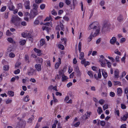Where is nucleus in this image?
<instances>
[{
  "instance_id": "nucleus-52",
  "label": "nucleus",
  "mask_w": 128,
  "mask_h": 128,
  "mask_svg": "<svg viewBox=\"0 0 128 128\" xmlns=\"http://www.w3.org/2000/svg\"><path fill=\"white\" fill-rule=\"evenodd\" d=\"M105 4L104 1V0L101 1L100 3V4L102 6H104Z\"/></svg>"
},
{
  "instance_id": "nucleus-33",
  "label": "nucleus",
  "mask_w": 128,
  "mask_h": 128,
  "mask_svg": "<svg viewBox=\"0 0 128 128\" xmlns=\"http://www.w3.org/2000/svg\"><path fill=\"white\" fill-rule=\"evenodd\" d=\"M82 117L84 120H86L88 118V117L86 114L83 115Z\"/></svg>"
},
{
  "instance_id": "nucleus-32",
  "label": "nucleus",
  "mask_w": 128,
  "mask_h": 128,
  "mask_svg": "<svg viewBox=\"0 0 128 128\" xmlns=\"http://www.w3.org/2000/svg\"><path fill=\"white\" fill-rule=\"evenodd\" d=\"M105 102V100L102 99L100 100L99 101V103L101 105H102Z\"/></svg>"
},
{
  "instance_id": "nucleus-12",
  "label": "nucleus",
  "mask_w": 128,
  "mask_h": 128,
  "mask_svg": "<svg viewBox=\"0 0 128 128\" xmlns=\"http://www.w3.org/2000/svg\"><path fill=\"white\" fill-rule=\"evenodd\" d=\"M61 63V60L60 58H58V62H57L55 65V68L56 69H57L60 66V65Z\"/></svg>"
},
{
  "instance_id": "nucleus-25",
  "label": "nucleus",
  "mask_w": 128,
  "mask_h": 128,
  "mask_svg": "<svg viewBox=\"0 0 128 128\" xmlns=\"http://www.w3.org/2000/svg\"><path fill=\"white\" fill-rule=\"evenodd\" d=\"M8 95L11 96H13L14 95V92L11 91H9L8 92Z\"/></svg>"
},
{
  "instance_id": "nucleus-22",
  "label": "nucleus",
  "mask_w": 128,
  "mask_h": 128,
  "mask_svg": "<svg viewBox=\"0 0 128 128\" xmlns=\"http://www.w3.org/2000/svg\"><path fill=\"white\" fill-rule=\"evenodd\" d=\"M42 29L43 30H46L48 32L50 30V28L46 26H43L42 27Z\"/></svg>"
},
{
  "instance_id": "nucleus-16",
  "label": "nucleus",
  "mask_w": 128,
  "mask_h": 128,
  "mask_svg": "<svg viewBox=\"0 0 128 128\" xmlns=\"http://www.w3.org/2000/svg\"><path fill=\"white\" fill-rule=\"evenodd\" d=\"M117 20L119 22L122 21L123 20V18L122 15H120L117 18Z\"/></svg>"
},
{
  "instance_id": "nucleus-38",
  "label": "nucleus",
  "mask_w": 128,
  "mask_h": 128,
  "mask_svg": "<svg viewBox=\"0 0 128 128\" xmlns=\"http://www.w3.org/2000/svg\"><path fill=\"white\" fill-rule=\"evenodd\" d=\"M45 6V4H42L40 5V8L42 10L44 8Z\"/></svg>"
},
{
  "instance_id": "nucleus-4",
  "label": "nucleus",
  "mask_w": 128,
  "mask_h": 128,
  "mask_svg": "<svg viewBox=\"0 0 128 128\" xmlns=\"http://www.w3.org/2000/svg\"><path fill=\"white\" fill-rule=\"evenodd\" d=\"M110 24L109 22H106L104 23L102 27V31L103 32L108 30V28L110 26Z\"/></svg>"
},
{
  "instance_id": "nucleus-13",
  "label": "nucleus",
  "mask_w": 128,
  "mask_h": 128,
  "mask_svg": "<svg viewBox=\"0 0 128 128\" xmlns=\"http://www.w3.org/2000/svg\"><path fill=\"white\" fill-rule=\"evenodd\" d=\"M114 77L115 78H118L119 77V71L118 70L116 69L114 71Z\"/></svg>"
},
{
  "instance_id": "nucleus-56",
  "label": "nucleus",
  "mask_w": 128,
  "mask_h": 128,
  "mask_svg": "<svg viewBox=\"0 0 128 128\" xmlns=\"http://www.w3.org/2000/svg\"><path fill=\"white\" fill-rule=\"evenodd\" d=\"M20 72V70L19 69H18L16 70H15L14 73L15 74H19Z\"/></svg>"
},
{
  "instance_id": "nucleus-37",
  "label": "nucleus",
  "mask_w": 128,
  "mask_h": 128,
  "mask_svg": "<svg viewBox=\"0 0 128 128\" xmlns=\"http://www.w3.org/2000/svg\"><path fill=\"white\" fill-rule=\"evenodd\" d=\"M74 70L77 72L79 71L78 67V66H75L74 67Z\"/></svg>"
},
{
  "instance_id": "nucleus-1",
  "label": "nucleus",
  "mask_w": 128,
  "mask_h": 128,
  "mask_svg": "<svg viewBox=\"0 0 128 128\" xmlns=\"http://www.w3.org/2000/svg\"><path fill=\"white\" fill-rule=\"evenodd\" d=\"M88 29L89 30H93L90 35L88 38V41L90 42L92 40V37H95L99 34L100 28L99 26L95 25L94 24L92 23L89 25Z\"/></svg>"
},
{
  "instance_id": "nucleus-57",
  "label": "nucleus",
  "mask_w": 128,
  "mask_h": 128,
  "mask_svg": "<svg viewBox=\"0 0 128 128\" xmlns=\"http://www.w3.org/2000/svg\"><path fill=\"white\" fill-rule=\"evenodd\" d=\"M126 40V39L125 38H122L120 39V42L121 43H122L123 42H125Z\"/></svg>"
},
{
  "instance_id": "nucleus-26",
  "label": "nucleus",
  "mask_w": 128,
  "mask_h": 128,
  "mask_svg": "<svg viewBox=\"0 0 128 128\" xmlns=\"http://www.w3.org/2000/svg\"><path fill=\"white\" fill-rule=\"evenodd\" d=\"M26 41L25 40H22L20 41L19 43L21 45H24L26 43Z\"/></svg>"
},
{
  "instance_id": "nucleus-21",
  "label": "nucleus",
  "mask_w": 128,
  "mask_h": 128,
  "mask_svg": "<svg viewBox=\"0 0 128 128\" xmlns=\"http://www.w3.org/2000/svg\"><path fill=\"white\" fill-rule=\"evenodd\" d=\"M97 111L98 113L100 114L103 112L102 110V108L100 107H99L97 110Z\"/></svg>"
},
{
  "instance_id": "nucleus-5",
  "label": "nucleus",
  "mask_w": 128,
  "mask_h": 128,
  "mask_svg": "<svg viewBox=\"0 0 128 128\" xmlns=\"http://www.w3.org/2000/svg\"><path fill=\"white\" fill-rule=\"evenodd\" d=\"M37 9L36 8H33L30 14V17L32 18H34L35 16L38 14Z\"/></svg>"
},
{
  "instance_id": "nucleus-35",
  "label": "nucleus",
  "mask_w": 128,
  "mask_h": 128,
  "mask_svg": "<svg viewBox=\"0 0 128 128\" xmlns=\"http://www.w3.org/2000/svg\"><path fill=\"white\" fill-rule=\"evenodd\" d=\"M105 60H106L107 62V66L108 67L110 68L111 66V63L110 62H108L107 60L106 59H104Z\"/></svg>"
},
{
  "instance_id": "nucleus-49",
  "label": "nucleus",
  "mask_w": 128,
  "mask_h": 128,
  "mask_svg": "<svg viewBox=\"0 0 128 128\" xmlns=\"http://www.w3.org/2000/svg\"><path fill=\"white\" fill-rule=\"evenodd\" d=\"M121 108L122 109H124L126 108V106L125 104H121Z\"/></svg>"
},
{
  "instance_id": "nucleus-54",
  "label": "nucleus",
  "mask_w": 128,
  "mask_h": 128,
  "mask_svg": "<svg viewBox=\"0 0 128 128\" xmlns=\"http://www.w3.org/2000/svg\"><path fill=\"white\" fill-rule=\"evenodd\" d=\"M72 71V69L70 67H69L68 68V72L69 74H70Z\"/></svg>"
},
{
  "instance_id": "nucleus-2",
  "label": "nucleus",
  "mask_w": 128,
  "mask_h": 128,
  "mask_svg": "<svg viewBox=\"0 0 128 128\" xmlns=\"http://www.w3.org/2000/svg\"><path fill=\"white\" fill-rule=\"evenodd\" d=\"M82 48V43L81 42H79L78 45V49L79 52L80 53L79 55V58L80 60L83 59L84 55L83 52H81Z\"/></svg>"
},
{
  "instance_id": "nucleus-24",
  "label": "nucleus",
  "mask_w": 128,
  "mask_h": 128,
  "mask_svg": "<svg viewBox=\"0 0 128 128\" xmlns=\"http://www.w3.org/2000/svg\"><path fill=\"white\" fill-rule=\"evenodd\" d=\"M64 68L63 70H60L59 71H58V73L61 76H62V75H64Z\"/></svg>"
},
{
  "instance_id": "nucleus-63",
  "label": "nucleus",
  "mask_w": 128,
  "mask_h": 128,
  "mask_svg": "<svg viewBox=\"0 0 128 128\" xmlns=\"http://www.w3.org/2000/svg\"><path fill=\"white\" fill-rule=\"evenodd\" d=\"M69 99V97L68 96H66L64 99V101L65 102H67L68 100Z\"/></svg>"
},
{
  "instance_id": "nucleus-30",
  "label": "nucleus",
  "mask_w": 128,
  "mask_h": 128,
  "mask_svg": "<svg viewBox=\"0 0 128 128\" xmlns=\"http://www.w3.org/2000/svg\"><path fill=\"white\" fill-rule=\"evenodd\" d=\"M9 56L10 58H14L15 57V55L14 53L11 52L9 54Z\"/></svg>"
},
{
  "instance_id": "nucleus-44",
  "label": "nucleus",
  "mask_w": 128,
  "mask_h": 128,
  "mask_svg": "<svg viewBox=\"0 0 128 128\" xmlns=\"http://www.w3.org/2000/svg\"><path fill=\"white\" fill-rule=\"evenodd\" d=\"M110 95L111 97H114L115 96V94L114 92H110Z\"/></svg>"
},
{
  "instance_id": "nucleus-18",
  "label": "nucleus",
  "mask_w": 128,
  "mask_h": 128,
  "mask_svg": "<svg viewBox=\"0 0 128 128\" xmlns=\"http://www.w3.org/2000/svg\"><path fill=\"white\" fill-rule=\"evenodd\" d=\"M68 78L67 77L64 75H62V81L64 82Z\"/></svg>"
},
{
  "instance_id": "nucleus-50",
  "label": "nucleus",
  "mask_w": 128,
  "mask_h": 128,
  "mask_svg": "<svg viewBox=\"0 0 128 128\" xmlns=\"http://www.w3.org/2000/svg\"><path fill=\"white\" fill-rule=\"evenodd\" d=\"M65 2L67 5H69L70 4L71 2L69 0H66Z\"/></svg>"
},
{
  "instance_id": "nucleus-36",
  "label": "nucleus",
  "mask_w": 128,
  "mask_h": 128,
  "mask_svg": "<svg viewBox=\"0 0 128 128\" xmlns=\"http://www.w3.org/2000/svg\"><path fill=\"white\" fill-rule=\"evenodd\" d=\"M101 95L103 97H106L107 96V93L103 92H102Z\"/></svg>"
},
{
  "instance_id": "nucleus-48",
  "label": "nucleus",
  "mask_w": 128,
  "mask_h": 128,
  "mask_svg": "<svg viewBox=\"0 0 128 128\" xmlns=\"http://www.w3.org/2000/svg\"><path fill=\"white\" fill-rule=\"evenodd\" d=\"M103 109L104 110H105L108 108V104H104L103 107Z\"/></svg>"
},
{
  "instance_id": "nucleus-45",
  "label": "nucleus",
  "mask_w": 128,
  "mask_h": 128,
  "mask_svg": "<svg viewBox=\"0 0 128 128\" xmlns=\"http://www.w3.org/2000/svg\"><path fill=\"white\" fill-rule=\"evenodd\" d=\"M114 53L120 56L121 55V53L118 50L115 51Z\"/></svg>"
},
{
  "instance_id": "nucleus-23",
  "label": "nucleus",
  "mask_w": 128,
  "mask_h": 128,
  "mask_svg": "<svg viewBox=\"0 0 128 128\" xmlns=\"http://www.w3.org/2000/svg\"><path fill=\"white\" fill-rule=\"evenodd\" d=\"M88 74L90 76V78H93V74L92 71H88Z\"/></svg>"
},
{
  "instance_id": "nucleus-7",
  "label": "nucleus",
  "mask_w": 128,
  "mask_h": 128,
  "mask_svg": "<svg viewBox=\"0 0 128 128\" xmlns=\"http://www.w3.org/2000/svg\"><path fill=\"white\" fill-rule=\"evenodd\" d=\"M24 2V6L26 9L30 10V2L28 0H23Z\"/></svg>"
},
{
  "instance_id": "nucleus-6",
  "label": "nucleus",
  "mask_w": 128,
  "mask_h": 128,
  "mask_svg": "<svg viewBox=\"0 0 128 128\" xmlns=\"http://www.w3.org/2000/svg\"><path fill=\"white\" fill-rule=\"evenodd\" d=\"M35 71V70L33 68L30 67L28 70L27 73L29 76H32L34 75Z\"/></svg>"
},
{
  "instance_id": "nucleus-31",
  "label": "nucleus",
  "mask_w": 128,
  "mask_h": 128,
  "mask_svg": "<svg viewBox=\"0 0 128 128\" xmlns=\"http://www.w3.org/2000/svg\"><path fill=\"white\" fill-rule=\"evenodd\" d=\"M30 100L29 96L28 95L26 96L24 98V101L26 102H28Z\"/></svg>"
},
{
  "instance_id": "nucleus-14",
  "label": "nucleus",
  "mask_w": 128,
  "mask_h": 128,
  "mask_svg": "<svg viewBox=\"0 0 128 128\" xmlns=\"http://www.w3.org/2000/svg\"><path fill=\"white\" fill-rule=\"evenodd\" d=\"M34 50L37 53V55L38 56H40V55L41 53L40 50L37 49L36 48H35L34 49Z\"/></svg>"
},
{
  "instance_id": "nucleus-17",
  "label": "nucleus",
  "mask_w": 128,
  "mask_h": 128,
  "mask_svg": "<svg viewBox=\"0 0 128 128\" xmlns=\"http://www.w3.org/2000/svg\"><path fill=\"white\" fill-rule=\"evenodd\" d=\"M102 74L104 78H106L107 77L108 74L104 70H102Z\"/></svg>"
},
{
  "instance_id": "nucleus-39",
  "label": "nucleus",
  "mask_w": 128,
  "mask_h": 128,
  "mask_svg": "<svg viewBox=\"0 0 128 128\" xmlns=\"http://www.w3.org/2000/svg\"><path fill=\"white\" fill-rule=\"evenodd\" d=\"M121 83L119 81H116L114 82V86H116L117 85H119Z\"/></svg>"
},
{
  "instance_id": "nucleus-51",
  "label": "nucleus",
  "mask_w": 128,
  "mask_h": 128,
  "mask_svg": "<svg viewBox=\"0 0 128 128\" xmlns=\"http://www.w3.org/2000/svg\"><path fill=\"white\" fill-rule=\"evenodd\" d=\"M6 6H4L1 9L0 11L1 12H4L6 10Z\"/></svg>"
},
{
  "instance_id": "nucleus-15",
  "label": "nucleus",
  "mask_w": 128,
  "mask_h": 128,
  "mask_svg": "<svg viewBox=\"0 0 128 128\" xmlns=\"http://www.w3.org/2000/svg\"><path fill=\"white\" fill-rule=\"evenodd\" d=\"M8 7L9 10H12L14 8V7L12 5V4L11 3H10L8 4Z\"/></svg>"
},
{
  "instance_id": "nucleus-61",
  "label": "nucleus",
  "mask_w": 128,
  "mask_h": 128,
  "mask_svg": "<svg viewBox=\"0 0 128 128\" xmlns=\"http://www.w3.org/2000/svg\"><path fill=\"white\" fill-rule=\"evenodd\" d=\"M108 85L110 87L112 86V83L110 81H108Z\"/></svg>"
},
{
  "instance_id": "nucleus-9",
  "label": "nucleus",
  "mask_w": 128,
  "mask_h": 128,
  "mask_svg": "<svg viewBox=\"0 0 128 128\" xmlns=\"http://www.w3.org/2000/svg\"><path fill=\"white\" fill-rule=\"evenodd\" d=\"M117 94L118 96H121L122 93V90L120 88H118L116 90Z\"/></svg>"
},
{
  "instance_id": "nucleus-40",
  "label": "nucleus",
  "mask_w": 128,
  "mask_h": 128,
  "mask_svg": "<svg viewBox=\"0 0 128 128\" xmlns=\"http://www.w3.org/2000/svg\"><path fill=\"white\" fill-rule=\"evenodd\" d=\"M126 54L125 53L124 56V57H123L121 59V61L122 62H123L124 63H125V59H126Z\"/></svg>"
},
{
  "instance_id": "nucleus-43",
  "label": "nucleus",
  "mask_w": 128,
  "mask_h": 128,
  "mask_svg": "<svg viewBox=\"0 0 128 128\" xmlns=\"http://www.w3.org/2000/svg\"><path fill=\"white\" fill-rule=\"evenodd\" d=\"M98 76L99 78H100L102 77V75L100 72V69L99 70V72L98 74Z\"/></svg>"
},
{
  "instance_id": "nucleus-46",
  "label": "nucleus",
  "mask_w": 128,
  "mask_h": 128,
  "mask_svg": "<svg viewBox=\"0 0 128 128\" xmlns=\"http://www.w3.org/2000/svg\"><path fill=\"white\" fill-rule=\"evenodd\" d=\"M100 125L103 126H104L105 124V123L104 121H100Z\"/></svg>"
},
{
  "instance_id": "nucleus-19",
  "label": "nucleus",
  "mask_w": 128,
  "mask_h": 128,
  "mask_svg": "<svg viewBox=\"0 0 128 128\" xmlns=\"http://www.w3.org/2000/svg\"><path fill=\"white\" fill-rule=\"evenodd\" d=\"M21 64V63L20 62H16L15 65V68H19Z\"/></svg>"
},
{
  "instance_id": "nucleus-59",
  "label": "nucleus",
  "mask_w": 128,
  "mask_h": 128,
  "mask_svg": "<svg viewBox=\"0 0 128 128\" xmlns=\"http://www.w3.org/2000/svg\"><path fill=\"white\" fill-rule=\"evenodd\" d=\"M80 124V122H78L74 124V126L76 127H77Z\"/></svg>"
},
{
  "instance_id": "nucleus-64",
  "label": "nucleus",
  "mask_w": 128,
  "mask_h": 128,
  "mask_svg": "<svg viewBox=\"0 0 128 128\" xmlns=\"http://www.w3.org/2000/svg\"><path fill=\"white\" fill-rule=\"evenodd\" d=\"M72 85V83L71 82H70L67 85V86L68 88H69L70 86H71Z\"/></svg>"
},
{
  "instance_id": "nucleus-55",
  "label": "nucleus",
  "mask_w": 128,
  "mask_h": 128,
  "mask_svg": "<svg viewBox=\"0 0 128 128\" xmlns=\"http://www.w3.org/2000/svg\"><path fill=\"white\" fill-rule=\"evenodd\" d=\"M8 12H6L4 16V17L6 19L8 18Z\"/></svg>"
},
{
  "instance_id": "nucleus-3",
  "label": "nucleus",
  "mask_w": 128,
  "mask_h": 128,
  "mask_svg": "<svg viewBox=\"0 0 128 128\" xmlns=\"http://www.w3.org/2000/svg\"><path fill=\"white\" fill-rule=\"evenodd\" d=\"M20 19L17 17H13L11 20V22L15 25H17L19 24Z\"/></svg>"
},
{
  "instance_id": "nucleus-8",
  "label": "nucleus",
  "mask_w": 128,
  "mask_h": 128,
  "mask_svg": "<svg viewBox=\"0 0 128 128\" xmlns=\"http://www.w3.org/2000/svg\"><path fill=\"white\" fill-rule=\"evenodd\" d=\"M128 118V113L126 112L121 117V121H126Z\"/></svg>"
},
{
  "instance_id": "nucleus-20",
  "label": "nucleus",
  "mask_w": 128,
  "mask_h": 128,
  "mask_svg": "<svg viewBox=\"0 0 128 128\" xmlns=\"http://www.w3.org/2000/svg\"><path fill=\"white\" fill-rule=\"evenodd\" d=\"M9 68V66L8 65H6L3 66V70H4L8 71Z\"/></svg>"
},
{
  "instance_id": "nucleus-47",
  "label": "nucleus",
  "mask_w": 128,
  "mask_h": 128,
  "mask_svg": "<svg viewBox=\"0 0 128 128\" xmlns=\"http://www.w3.org/2000/svg\"><path fill=\"white\" fill-rule=\"evenodd\" d=\"M11 33L9 30H7L6 32V34L8 36H10L12 35Z\"/></svg>"
},
{
  "instance_id": "nucleus-34",
  "label": "nucleus",
  "mask_w": 128,
  "mask_h": 128,
  "mask_svg": "<svg viewBox=\"0 0 128 128\" xmlns=\"http://www.w3.org/2000/svg\"><path fill=\"white\" fill-rule=\"evenodd\" d=\"M120 57L119 56H116L115 58L116 61L117 62H119L120 61Z\"/></svg>"
},
{
  "instance_id": "nucleus-11",
  "label": "nucleus",
  "mask_w": 128,
  "mask_h": 128,
  "mask_svg": "<svg viewBox=\"0 0 128 128\" xmlns=\"http://www.w3.org/2000/svg\"><path fill=\"white\" fill-rule=\"evenodd\" d=\"M116 39L115 37H113L112 38L110 41V43L112 44H114L116 42Z\"/></svg>"
},
{
  "instance_id": "nucleus-62",
  "label": "nucleus",
  "mask_w": 128,
  "mask_h": 128,
  "mask_svg": "<svg viewBox=\"0 0 128 128\" xmlns=\"http://www.w3.org/2000/svg\"><path fill=\"white\" fill-rule=\"evenodd\" d=\"M62 76L60 75V74H57L56 76V78L58 79H60L61 78Z\"/></svg>"
},
{
  "instance_id": "nucleus-53",
  "label": "nucleus",
  "mask_w": 128,
  "mask_h": 128,
  "mask_svg": "<svg viewBox=\"0 0 128 128\" xmlns=\"http://www.w3.org/2000/svg\"><path fill=\"white\" fill-rule=\"evenodd\" d=\"M51 17L50 16L49 17H47L46 19L44 20V21H49L50 19H51Z\"/></svg>"
},
{
  "instance_id": "nucleus-27",
  "label": "nucleus",
  "mask_w": 128,
  "mask_h": 128,
  "mask_svg": "<svg viewBox=\"0 0 128 128\" xmlns=\"http://www.w3.org/2000/svg\"><path fill=\"white\" fill-rule=\"evenodd\" d=\"M45 43V41L44 39H42L40 41V45L41 46H43Z\"/></svg>"
},
{
  "instance_id": "nucleus-60",
  "label": "nucleus",
  "mask_w": 128,
  "mask_h": 128,
  "mask_svg": "<svg viewBox=\"0 0 128 128\" xmlns=\"http://www.w3.org/2000/svg\"><path fill=\"white\" fill-rule=\"evenodd\" d=\"M30 81L32 82L33 83H35L36 82V80L34 78H32L30 79Z\"/></svg>"
},
{
  "instance_id": "nucleus-10",
  "label": "nucleus",
  "mask_w": 128,
  "mask_h": 128,
  "mask_svg": "<svg viewBox=\"0 0 128 128\" xmlns=\"http://www.w3.org/2000/svg\"><path fill=\"white\" fill-rule=\"evenodd\" d=\"M36 69L38 71H40L41 70V66L40 64H36L35 66Z\"/></svg>"
},
{
  "instance_id": "nucleus-28",
  "label": "nucleus",
  "mask_w": 128,
  "mask_h": 128,
  "mask_svg": "<svg viewBox=\"0 0 128 128\" xmlns=\"http://www.w3.org/2000/svg\"><path fill=\"white\" fill-rule=\"evenodd\" d=\"M58 48L62 50H64V46L62 44H59L58 45Z\"/></svg>"
},
{
  "instance_id": "nucleus-41",
  "label": "nucleus",
  "mask_w": 128,
  "mask_h": 128,
  "mask_svg": "<svg viewBox=\"0 0 128 128\" xmlns=\"http://www.w3.org/2000/svg\"><path fill=\"white\" fill-rule=\"evenodd\" d=\"M40 23V21L39 20H38V19H36L34 23V24L36 25Z\"/></svg>"
},
{
  "instance_id": "nucleus-58",
  "label": "nucleus",
  "mask_w": 128,
  "mask_h": 128,
  "mask_svg": "<svg viewBox=\"0 0 128 128\" xmlns=\"http://www.w3.org/2000/svg\"><path fill=\"white\" fill-rule=\"evenodd\" d=\"M61 40L62 42H64V44H66L67 41V40L66 38H64L61 39Z\"/></svg>"
},
{
  "instance_id": "nucleus-42",
  "label": "nucleus",
  "mask_w": 128,
  "mask_h": 128,
  "mask_svg": "<svg viewBox=\"0 0 128 128\" xmlns=\"http://www.w3.org/2000/svg\"><path fill=\"white\" fill-rule=\"evenodd\" d=\"M52 14L54 16L56 15L57 14V13L56 11L53 10L52 11Z\"/></svg>"
},
{
  "instance_id": "nucleus-29",
  "label": "nucleus",
  "mask_w": 128,
  "mask_h": 128,
  "mask_svg": "<svg viewBox=\"0 0 128 128\" xmlns=\"http://www.w3.org/2000/svg\"><path fill=\"white\" fill-rule=\"evenodd\" d=\"M42 58H39L37 59V61L38 63L42 64Z\"/></svg>"
}]
</instances>
